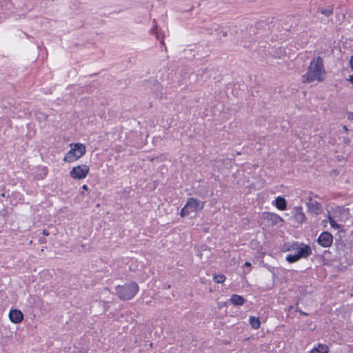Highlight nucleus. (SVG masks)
<instances>
[{
	"instance_id": "nucleus-20",
	"label": "nucleus",
	"mask_w": 353,
	"mask_h": 353,
	"mask_svg": "<svg viewBox=\"0 0 353 353\" xmlns=\"http://www.w3.org/2000/svg\"><path fill=\"white\" fill-rule=\"evenodd\" d=\"M350 63L351 68L353 70V56L351 57Z\"/></svg>"
},
{
	"instance_id": "nucleus-3",
	"label": "nucleus",
	"mask_w": 353,
	"mask_h": 353,
	"mask_svg": "<svg viewBox=\"0 0 353 353\" xmlns=\"http://www.w3.org/2000/svg\"><path fill=\"white\" fill-rule=\"evenodd\" d=\"M138 290L139 286L136 283H130L116 288V293L123 300L131 299L138 292Z\"/></svg>"
},
{
	"instance_id": "nucleus-14",
	"label": "nucleus",
	"mask_w": 353,
	"mask_h": 353,
	"mask_svg": "<svg viewBox=\"0 0 353 353\" xmlns=\"http://www.w3.org/2000/svg\"><path fill=\"white\" fill-rule=\"evenodd\" d=\"M275 204L279 210H283L286 208V201L283 197H277L275 200Z\"/></svg>"
},
{
	"instance_id": "nucleus-8",
	"label": "nucleus",
	"mask_w": 353,
	"mask_h": 353,
	"mask_svg": "<svg viewBox=\"0 0 353 353\" xmlns=\"http://www.w3.org/2000/svg\"><path fill=\"white\" fill-rule=\"evenodd\" d=\"M318 241L323 247H329L332 243V236L327 232H323L319 237Z\"/></svg>"
},
{
	"instance_id": "nucleus-24",
	"label": "nucleus",
	"mask_w": 353,
	"mask_h": 353,
	"mask_svg": "<svg viewBox=\"0 0 353 353\" xmlns=\"http://www.w3.org/2000/svg\"><path fill=\"white\" fill-rule=\"evenodd\" d=\"M349 80H350V81L352 83H353V75H352V76H350V79H349Z\"/></svg>"
},
{
	"instance_id": "nucleus-5",
	"label": "nucleus",
	"mask_w": 353,
	"mask_h": 353,
	"mask_svg": "<svg viewBox=\"0 0 353 353\" xmlns=\"http://www.w3.org/2000/svg\"><path fill=\"white\" fill-rule=\"evenodd\" d=\"M90 168L85 164L74 167L70 172V176L74 179L81 180L85 179L89 173Z\"/></svg>"
},
{
	"instance_id": "nucleus-22",
	"label": "nucleus",
	"mask_w": 353,
	"mask_h": 353,
	"mask_svg": "<svg viewBox=\"0 0 353 353\" xmlns=\"http://www.w3.org/2000/svg\"><path fill=\"white\" fill-rule=\"evenodd\" d=\"M82 188H83L84 190H88V186H87L86 185H83L82 186Z\"/></svg>"
},
{
	"instance_id": "nucleus-16",
	"label": "nucleus",
	"mask_w": 353,
	"mask_h": 353,
	"mask_svg": "<svg viewBox=\"0 0 353 353\" xmlns=\"http://www.w3.org/2000/svg\"><path fill=\"white\" fill-rule=\"evenodd\" d=\"M210 256H211V252H210V250L208 248L203 249L199 254V256L201 259H207L210 258Z\"/></svg>"
},
{
	"instance_id": "nucleus-7",
	"label": "nucleus",
	"mask_w": 353,
	"mask_h": 353,
	"mask_svg": "<svg viewBox=\"0 0 353 353\" xmlns=\"http://www.w3.org/2000/svg\"><path fill=\"white\" fill-rule=\"evenodd\" d=\"M308 212L314 214H319L321 211V205L316 200L310 199L307 203Z\"/></svg>"
},
{
	"instance_id": "nucleus-27",
	"label": "nucleus",
	"mask_w": 353,
	"mask_h": 353,
	"mask_svg": "<svg viewBox=\"0 0 353 353\" xmlns=\"http://www.w3.org/2000/svg\"><path fill=\"white\" fill-rule=\"evenodd\" d=\"M301 314H304V315H307L306 313H305V312H301Z\"/></svg>"
},
{
	"instance_id": "nucleus-10",
	"label": "nucleus",
	"mask_w": 353,
	"mask_h": 353,
	"mask_svg": "<svg viewBox=\"0 0 353 353\" xmlns=\"http://www.w3.org/2000/svg\"><path fill=\"white\" fill-rule=\"evenodd\" d=\"M263 216L267 221L271 222L272 225H276L283 221L281 217L272 212H265L264 213Z\"/></svg>"
},
{
	"instance_id": "nucleus-9",
	"label": "nucleus",
	"mask_w": 353,
	"mask_h": 353,
	"mask_svg": "<svg viewBox=\"0 0 353 353\" xmlns=\"http://www.w3.org/2000/svg\"><path fill=\"white\" fill-rule=\"evenodd\" d=\"M9 319L11 322L14 323H19L23 319V314L20 310L14 309L10 310L9 313Z\"/></svg>"
},
{
	"instance_id": "nucleus-21",
	"label": "nucleus",
	"mask_w": 353,
	"mask_h": 353,
	"mask_svg": "<svg viewBox=\"0 0 353 353\" xmlns=\"http://www.w3.org/2000/svg\"><path fill=\"white\" fill-rule=\"evenodd\" d=\"M43 234L46 235V236H48L49 233H48V232L46 230H43Z\"/></svg>"
},
{
	"instance_id": "nucleus-6",
	"label": "nucleus",
	"mask_w": 353,
	"mask_h": 353,
	"mask_svg": "<svg viewBox=\"0 0 353 353\" xmlns=\"http://www.w3.org/2000/svg\"><path fill=\"white\" fill-rule=\"evenodd\" d=\"M311 254L310 248L305 245L303 248H300L294 254H289L286 257V260L290 263H294L298 261L301 257H306Z\"/></svg>"
},
{
	"instance_id": "nucleus-12",
	"label": "nucleus",
	"mask_w": 353,
	"mask_h": 353,
	"mask_svg": "<svg viewBox=\"0 0 353 353\" xmlns=\"http://www.w3.org/2000/svg\"><path fill=\"white\" fill-rule=\"evenodd\" d=\"M329 347L325 344H319L311 350V353H328Z\"/></svg>"
},
{
	"instance_id": "nucleus-4",
	"label": "nucleus",
	"mask_w": 353,
	"mask_h": 353,
	"mask_svg": "<svg viewBox=\"0 0 353 353\" xmlns=\"http://www.w3.org/2000/svg\"><path fill=\"white\" fill-rule=\"evenodd\" d=\"M204 202L194 198H189L185 205L182 208L180 215L181 217L187 216L190 212H196L204 207Z\"/></svg>"
},
{
	"instance_id": "nucleus-15",
	"label": "nucleus",
	"mask_w": 353,
	"mask_h": 353,
	"mask_svg": "<svg viewBox=\"0 0 353 353\" xmlns=\"http://www.w3.org/2000/svg\"><path fill=\"white\" fill-rule=\"evenodd\" d=\"M250 323L253 329H259L261 325V321L259 318L254 316L250 317Z\"/></svg>"
},
{
	"instance_id": "nucleus-26",
	"label": "nucleus",
	"mask_w": 353,
	"mask_h": 353,
	"mask_svg": "<svg viewBox=\"0 0 353 353\" xmlns=\"http://www.w3.org/2000/svg\"><path fill=\"white\" fill-rule=\"evenodd\" d=\"M345 142H346L347 143H349V142H350V139H347V140H345Z\"/></svg>"
},
{
	"instance_id": "nucleus-17",
	"label": "nucleus",
	"mask_w": 353,
	"mask_h": 353,
	"mask_svg": "<svg viewBox=\"0 0 353 353\" xmlns=\"http://www.w3.org/2000/svg\"><path fill=\"white\" fill-rule=\"evenodd\" d=\"M285 55V50L283 48H279L274 52V56L276 58L281 59Z\"/></svg>"
},
{
	"instance_id": "nucleus-2",
	"label": "nucleus",
	"mask_w": 353,
	"mask_h": 353,
	"mask_svg": "<svg viewBox=\"0 0 353 353\" xmlns=\"http://www.w3.org/2000/svg\"><path fill=\"white\" fill-rule=\"evenodd\" d=\"M70 150L65 154L63 161L67 163H72L81 157L86 152V147L84 144L81 143H72L70 144Z\"/></svg>"
},
{
	"instance_id": "nucleus-18",
	"label": "nucleus",
	"mask_w": 353,
	"mask_h": 353,
	"mask_svg": "<svg viewBox=\"0 0 353 353\" xmlns=\"http://www.w3.org/2000/svg\"><path fill=\"white\" fill-rule=\"evenodd\" d=\"M213 279L216 283H223L225 282L226 277L223 274L214 275Z\"/></svg>"
},
{
	"instance_id": "nucleus-19",
	"label": "nucleus",
	"mask_w": 353,
	"mask_h": 353,
	"mask_svg": "<svg viewBox=\"0 0 353 353\" xmlns=\"http://www.w3.org/2000/svg\"><path fill=\"white\" fill-rule=\"evenodd\" d=\"M328 219H329V222H330V224L332 226V228H335V229H339L340 228L339 225L336 223V221L333 219L332 217L329 216Z\"/></svg>"
},
{
	"instance_id": "nucleus-25",
	"label": "nucleus",
	"mask_w": 353,
	"mask_h": 353,
	"mask_svg": "<svg viewBox=\"0 0 353 353\" xmlns=\"http://www.w3.org/2000/svg\"><path fill=\"white\" fill-rule=\"evenodd\" d=\"M343 129H344V130H345V131H347V127H346L345 125H344V126H343Z\"/></svg>"
},
{
	"instance_id": "nucleus-1",
	"label": "nucleus",
	"mask_w": 353,
	"mask_h": 353,
	"mask_svg": "<svg viewBox=\"0 0 353 353\" xmlns=\"http://www.w3.org/2000/svg\"><path fill=\"white\" fill-rule=\"evenodd\" d=\"M326 71L321 57H314L310 63L307 72L301 77L303 83H321L325 79Z\"/></svg>"
},
{
	"instance_id": "nucleus-23",
	"label": "nucleus",
	"mask_w": 353,
	"mask_h": 353,
	"mask_svg": "<svg viewBox=\"0 0 353 353\" xmlns=\"http://www.w3.org/2000/svg\"><path fill=\"white\" fill-rule=\"evenodd\" d=\"M245 265L247 267H250V266H251V263L250 262H245Z\"/></svg>"
},
{
	"instance_id": "nucleus-11",
	"label": "nucleus",
	"mask_w": 353,
	"mask_h": 353,
	"mask_svg": "<svg viewBox=\"0 0 353 353\" xmlns=\"http://www.w3.org/2000/svg\"><path fill=\"white\" fill-rule=\"evenodd\" d=\"M295 211H296V213L294 215V219H295L296 221L299 223H302L305 219V214L302 211V208L300 207H299V208L297 207L295 208Z\"/></svg>"
},
{
	"instance_id": "nucleus-13",
	"label": "nucleus",
	"mask_w": 353,
	"mask_h": 353,
	"mask_svg": "<svg viewBox=\"0 0 353 353\" xmlns=\"http://www.w3.org/2000/svg\"><path fill=\"white\" fill-rule=\"evenodd\" d=\"M230 301L234 305H242L245 303V299L241 296L234 294L231 296Z\"/></svg>"
}]
</instances>
